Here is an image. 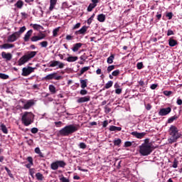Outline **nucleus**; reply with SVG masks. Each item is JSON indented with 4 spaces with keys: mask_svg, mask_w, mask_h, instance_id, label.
Segmentation results:
<instances>
[{
    "mask_svg": "<svg viewBox=\"0 0 182 182\" xmlns=\"http://www.w3.org/2000/svg\"><path fill=\"white\" fill-rule=\"evenodd\" d=\"M114 68H115L114 65H109V66H108L107 68V73H110L112 72V70H114Z\"/></svg>",
    "mask_w": 182,
    "mask_h": 182,
    "instance_id": "nucleus-42",
    "label": "nucleus"
},
{
    "mask_svg": "<svg viewBox=\"0 0 182 182\" xmlns=\"http://www.w3.org/2000/svg\"><path fill=\"white\" fill-rule=\"evenodd\" d=\"M83 46V43H77L73 45V47L72 48L73 52H77L79 49H80Z\"/></svg>",
    "mask_w": 182,
    "mask_h": 182,
    "instance_id": "nucleus-18",
    "label": "nucleus"
},
{
    "mask_svg": "<svg viewBox=\"0 0 182 182\" xmlns=\"http://www.w3.org/2000/svg\"><path fill=\"white\" fill-rule=\"evenodd\" d=\"M49 90L52 95H55V93H56V87L53 85H49Z\"/></svg>",
    "mask_w": 182,
    "mask_h": 182,
    "instance_id": "nucleus-31",
    "label": "nucleus"
},
{
    "mask_svg": "<svg viewBox=\"0 0 182 182\" xmlns=\"http://www.w3.org/2000/svg\"><path fill=\"white\" fill-rule=\"evenodd\" d=\"M136 68L139 70L143 69V63H138L136 64Z\"/></svg>",
    "mask_w": 182,
    "mask_h": 182,
    "instance_id": "nucleus-50",
    "label": "nucleus"
},
{
    "mask_svg": "<svg viewBox=\"0 0 182 182\" xmlns=\"http://www.w3.org/2000/svg\"><path fill=\"white\" fill-rule=\"evenodd\" d=\"M115 93H116L117 95H120V94L122 93V89H120V88H117V89L115 90Z\"/></svg>",
    "mask_w": 182,
    "mask_h": 182,
    "instance_id": "nucleus-61",
    "label": "nucleus"
},
{
    "mask_svg": "<svg viewBox=\"0 0 182 182\" xmlns=\"http://www.w3.org/2000/svg\"><path fill=\"white\" fill-rule=\"evenodd\" d=\"M31 42H38V41H42V38H40L39 36H34L31 38Z\"/></svg>",
    "mask_w": 182,
    "mask_h": 182,
    "instance_id": "nucleus-30",
    "label": "nucleus"
},
{
    "mask_svg": "<svg viewBox=\"0 0 182 182\" xmlns=\"http://www.w3.org/2000/svg\"><path fill=\"white\" fill-rule=\"evenodd\" d=\"M169 113H171V107H168L166 108H161L160 109L159 112V116H167V114H169Z\"/></svg>",
    "mask_w": 182,
    "mask_h": 182,
    "instance_id": "nucleus-11",
    "label": "nucleus"
},
{
    "mask_svg": "<svg viewBox=\"0 0 182 182\" xmlns=\"http://www.w3.org/2000/svg\"><path fill=\"white\" fill-rule=\"evenodd\" d=\"M56 66H58L57 69H63L65 68V64L60 61L58 60H51L48 64V68H56Z\"/></svg>",
    "mask_w": 182,
    "mask_h": 182,
    "instance_id": "nucleus-8",
    "label": "nucleus"
},
{
    "mask_svg": "<svg viewBox=\"0 0 182 182\" xmlns=\"http://www.w3.org/2000/svg\"><path fill=\"white\" fill-rule=\"evenodd\" d=\"M177 105H178V106H181L182 105V100L180 98H178L177 101H176Z\"/></svg>",
    "mask_w": 182,
    "mask_h": 182,
    "instance_id": "nucleus-64",
    "label": "nucleus"
},
{
    "mask_svg": "<svg viewBox=\"0 0 182 182\" xmlns=\"http://www.w3.org/2000/svg\"><path fill=\"white\" fill-rule=\"evenodd\" d=\"M171 35H174V31L172 30H168L167 36H171Z\"/></svg>",
    "mask_w": 182,
    "mask_h": 182,
    "instance_id": "nucleus-55",
    "label": "nucleus"
},
{
    "mask_svg": "<svg viewBox=\"0 0 182 182\" xmlns=\"http://www.w3.org/2000/svg\"><path fill=\"white\" fill-rule=\"evenodd\" d=\"M169 138L168 139V144L177 143V140L181 137V133L178 132V128L176 125H171L168 129Z\"/></svg>",
    "mask_w": 182,
    "mask_h": 182,
    "instance_id": "nucleus-2",
    "label": "nucleus"
},
{
    "mask_svg": "<svg viewBox=\"0 0 182 182\" xmlns=\"http://www.w3.org/2000/svg\"><path fill=\"white\" fill-rule=\"evenodd\" d=\"M0 130H1L4 134H8V128H6V126L4 124H0Z\"/></svg>",
    "mask_w": 182,
    "mask_h": 182,
    "instance_id": "nucleus-23",
    "label": "nucleus"
},
{
    "mask_svg": "<svg viewBox=\"0 0 182 182\" xmlns=\"http://www.w3.org/2000/svg\"><path fill=\"white\" fill-rule=\"evenodd\" d=\"M79 147L80 149H82L83 150H85V149H86L87 146L86 145V144H85V142H80L79 144Z\"/></svg>",
    "mask_w": 182,
    "mask_h": 182,
    "instance_id": "nucleus-43",
    "label": "nucleus"
},
{
    "mask_svg": "<svg viewBox=\"0 0 182 182\" xmlns=\"http://www.w3.org/2000/svg\"><path fill=\"white\" fill-rule=\"evenodd\" d=\"M90 70V66L88 67H83L80 71V76H82V75H83V73H85V72H87V70Z\"/></svg>",
    "mask_w": 182,
    "mask_h": 182,
    "instance_id": "nucleus-29",
    "label": "nucleus"
},
{
    "mask_svg": "<svg viewBox=\"0 0 182 182\" xmlns=\"http://www.w3.org/2000/svg\"><path fill=\"white\" fill-rule=\"evenodd\" d=\"M145 107H146V110H151V105H150V104L145 105Z\"/></svg>",
    "mask_w": 182,
    "mask_h": 182,
    "instance_id": "nucleus-62",
    "label": "nucleus"
},
{
    "mask_svg": "<svg viewBox=\"0 0 182 182\" xmlns=\"http://www.w3.org/2000/svg\"><path fill=\"white\" fill-rule=\"evenodd\" d=\"M97 21H99V22H105V21H106V16L103 14H99L97 16Z\"/></svg>",
    "mask_w": 182,
    "mask_h": 182,
    "instance_id": "nucleus-26",
    "label": "nucleus"
},
{
    "mask_svg": "<svg viewBox=\"0 0 182 182\" xmlns=\"http://www.w3.org/2000/svg\"><path fill=\"white\" fill-rule=\"evenodd\" d=\"M95 14H93L90 18L87 20V23L88 25H90V23H92V21H93V18H95Z\"/></svg>",
    "mask_w": 182,
    "mask_h": 182,
    "instance_id": "nucleus-49",
    "label": "nucleus"
},
{
    "mask_svg": "<svg viewBox=\"0 0 182 182\" xmlns=\"http://www.w3.org/2000/svg\"><path fill=\"white\" fill-rule=\"evenodd\" d=\"M33 105H35L33 100H29L28 101L26 102V104H24L23 109L25 110H28V109H31V107L33 106Z\"/></svg>",
    "mask_w": 182,
    "mask_h": 182,
    "instance_id": "nucleus-15",
    "label": "nucleus"
},
{
    "mask_svg": "<svg viewBox=\"0 0 182 182\" xmlns=\"http://www.w3.org/2000/svg\"><path fill=\"white\" fill-rule=\"evenodd\" d=\"M31 26H32L34 31H41V29H43V27L39 24H31Z\"/></svg>",
    "mask_w": 182,
    "mask_h": 182,
    "instance_id": "nucleus-27",
    "label": "nucleus"
},
{
    "mask_svg": "<svg viewBox=\"0 0 182 182\" xmlns=\"http://www.w3.org/2000/svg\"><path fill=\"white\" fill-rule=\"evenodd\" d=\"M164 95L165 96H170V95H173V92L165 90V91H164Z\"/></svg>",
    "mask_w": 182,
    "mask_h": 182,
    "instance_id": "nucleus-47",
    "label": "nucleus"
},
{
    "mask_svg": "<svg viewBox=\"0 0 182 182\" xmlns=\"http://www.w3.org/2000/svg\"><path fill=\"white\" fill-rule=\"evenodd\" d=\"M139 153L144 156H150L153 153V144L150 143L149 139H144V143L139 146Z\"/></svg>",
    "mask_w": 182,
    "mask_h": 182,
    "instance_id": "nucleus-1",
    "label": "nucleus"
},
{
    "mask_svg": "<svg viewBox=\"0 0 182 182\" xmlns=\"http://www.w3.org/2000/svg\"><path fill=\"white\" fill-rule=\"evenodd\" d=\"M138 83L139 86H141V87H144V81L141 80L140 81L138 82Z\"/></svg>",
    "mask_w": 182,
    "mask_h": 182,
    "instance_id": "nucleus-63",
    "label": "nucleus"
},
{
    "mask_svg": "<svg viewBox=\"0 0 182 182\" xmlns=\"http://www.w3.org/2000/svg\"><path fill=\"white\" fill-rule=\"evenodd\" d=\"M48 41H42L40 43L41 48H48Z\"/></svg>",
    "mask_w": 182,
    "mask_h": 182,
    "instance_id": "nucleus-44",
    "label": "nucleus"
},
{
    "mask_svg": "<svg viewBox=\"0 0 182 182\" xmlns=\"http://www.w3.org/2000/svg\"><path fill=\"white\" fill-rule=\"evenodd\" d=\"M65 39L67 41H72L73 39V36H72L70 35H67Z\"/></svg>",
    "mask_w": 182,
    "mask_h": 182,
    "instance_id": "nucleus-59",
    "label": "nucleus"
},
{
    "mask_svg": "<svg viewBox=\"0 0 182 182\" xmlns=\"http://www.w3.org/2000/svg\"><path fill=\"white\" fill-rule=\"evenodd\" d=\"M96 6H96L95 4H93V3H91V4H90V5L88 6L87 11L88 12H92V11H93V9H95V8H96Z\"/></svg>",
    "mask_w": 182,
    "mask_h": 182,
    "instance_id": "nucleus-34",
    "label": "nucleus"
},
{
    "mask_svg": "<svg viewBox=\"0 0 182 182\" xmlns=\"http://www.w3.org/2000/svg\"><path fill=\"white\" fill-rule=\"evenodd\" d=\"M15 6L21 9L23 6V1H17L16 4H15Z\"/></svg>",
    "mask_w": 182,
    "mask_h": 182,
    "instance_id": "nucleus-36",
    "label": "nucleus"
},
{
    "mask_svg": "<svg viewBox=\"0 0 182 182\" xmlns=\"http://www.w3.org/2000/svg\"><path fill=\"white\" fill-rule=\"evenodd\" d=\"M12 48H15V45L9 44V43H4L1 46V49H11Z\"/></svg>",
    "mask_w": 182,
    "mask_h": 182,
    "instance_id": "nucleus-22",
    "label": "nucleus"
},
{
    "mask_svg": "<svg viewBox=\"0 0 182 182\" xmlns=\"http://www.w3.org/2000/svg\"><path fill=\"white\" fill-rule=\"evenodd\" d=\"M35 115L32 112H26L21 117L22 123L24 126H29L33 123Z\"/></svg>",
    "mask_w": 182,
    "mask_h": 182,
    "instance_id": "nucleus-6",
    "label": "nucleus"
},
{
    "mask_svg": "<svg viewBox=\"0 0 182 182\" xmlns=\"http://www.w3.org/2000/svg\"><path fill=\"white\" fill-rule=\"evenodd\" d=\"M25 31H26V26L21 27L18 31H16L7 37V42H16Z\"/></svg>",
    "mask_w": 182,
    "mask_h": 182,
    "instance_id": "nucleus-5",
    "label": "nucleus"
},
{
    "mask_svg": "<svg viewBox=\"0 0 182 182\" xmlns=\"http://www.w3.org/2000/svg\"><path fill=\"white\" fill-rule=\"evenodd\" d=\"M35 69H36V68H32L31 66L23 68L21 75L22 76H29L31 73L35 72Z\"/></svg>",
    "mask_w": 182,
    "mask_h": 182,
    "instance_id": "nucleus-10",
    "label": "nucleus"
},
{
    "mask_svg": "<svg viewBox=\"0 0 182 182\" xmlns=\"http://www.w3.org/2000/svg\"><path fill=\"white\" fill-rule=\"evenodd\" d=\"M79 28H80V23H76V24L73 26V29H79Z\"/></svg>",
    "mask_w": 182,
    "mask_h": 182,
    "instance_id": "nucleus-58",
    "label": "nucleus"
},
{
    "mask_svg": "<svg viewBox=\"0 0 182 182\" xmlns=\"http://www.w3.org/2000/svg\"><path fill=\"white\" fill-rule=\"evenodd\" d=\"M122 130V127H116V126H110L109 131L110 132H120Z\"/></svg>",
    "mask_w": 182,
    "mask_h": 182,
    "instance_id": "nucleus-25",
    "label": "nucleus"
},
{
    "mask_svg": "<svg viewBox=\"0 0 182 182\" xmlns=\"http://www.w3.org/2000/svg\"><path fill=\"white\" fill-rule=\"evenodd\" d=\"M80 82L82 89H85L87 87V79L80 80Z\"/></svg>",
    "mask_w": 182,
    "mask_h": 182,
    "instance_id": "nucleus-24",
    "label": "nucleus"
},
{
    "mask_svg": "<svg viewBox=\"0 0 182 182\" xmlns=\"http://www.w3.org/2000/svg\"><path fill=\"white\" fill-rule=\"evenodd\" d=\"M178 166V161H177V159H174L172 167L173 168H177Z\"/></svg>",
    "mask_w": 182,
    "mask_h": 182,
    "instance_id": "nucleus-45",
    "label": "nucleus"
},
{
    "mask_svg": "<svg viewBox=\"0 0 182 182\" xmlns=\"http://www.w3.org/2000/svg\"><path fill=\"white\" fill-rule=\"evenodd\" d=\"M105 113H110V112H112V109H110L109 107H108V106L107 105H106L105 107Z\"/></svg>",
    "mask_w": 182,
    "mask_h": 182,
    "instance_id": "nucleus-51",
    "label": "nucleus"
},
{
    "mask_svg": "<svg viewBox=\"0 0 182 182\" xmlns=\"http://www.w3.org/2000/svg\"><path fill=\"white\" fill-rule=\"evenodd\" d=\"M53 79H55V80H60L62 79V76H58V73H53L43 78V80H53Z\"/></svg>",
    "mask_w": 182,
    "mask_h": 182,
    "instance_id": "nucleus-9",
    "label": "nucleus"
},
{
    "mask_svg": "<svg viewBox=\"0 0 182 182\" xmlns=\"http://www.w3.org/2000/svg\"><path fill=\"white\" fill-rule=\"evenodd\" d=\"M59 29H60V28L58 27L53 31V36L54 38H56V36H58V32H59Z\"/></svg>",
    "mask_w": 182,
    "mask_h": 182,
    "instance_id": "nucleus-38",
    "label": "nucleus"
},
{
    "mask_svg": "<svg viewBox=\"0 0 182 182\" xmlns=\"http://www.w3.org/2000/svg\"><path fill=\"white\" fill-rule=\"evenodd\" d=\"M120 144H122V139H118L114 141V146H120Z\"/></svg>",
    "mask_w": 182,
    "mask_h": 182,
    "instance_id": "nucleus-41",
    "label": "nucleus"
},
{
    "mask_svg": "<svg viewBox=\"0 0 182 182\" xmlns=\"http://www.w3.org/2000/svg\"><path fill=\"white\" fill-rule=\"evenodd\" d=\"M36 177L39 181H42V180H43V175L39 172L36 174Z\"/></svg>",
    "mask_w": 182,
    "mask_h": 182,
    "instance_id": "nucleus-35",
    "label": "nucleus"
},
{
    "mask_svg": "<svg viewBox=\"0 0 182 182\" xmlns=\"http://www.w3.org/2000/svg\"><path fill=\"white\" fill-rule=\"evenodd\" d=\"M178 43L177 42L176 40H174L173 38V37L170 38L169 40H168V45L169 46H171V48L176 46V45H178Z\"/></svg>",
    "mask_w": 182,
    "mask_h": 182,
    "instance_id": "nucleus-21",
    "label": "nucleus"
},
{
    "mask_svg": "<svg viewBox=\"0 0 182 182\" xmlns=\"http://www.w3.org/2000/svg\"><path fill=\"white\" fill-rule=\"evenodd\" d=\"M167 18H168V19H172L173 18V13L172 12H169L166 14Z\"/></svg>",
    "mask_w": 182,
    "mask_h": 182,
    "instance_id": "nucleus-57",
    "label": "nucleus"
},
{
    "mask_svg": "<svg viewBox=\"0 0 182 182\" xmlns=\"http://www.w3.org/2000/svg\"><path fill=\"white\" fill-rule=\"evenodd\" d=\"M29 173H30V176H31V177H33V174H35V168H30Z\"/></svg>",
    "mask_w": 182,
    "mask_h": 182,
    "instance_id": "nucleus-54",
    "label": "nucleus"
},
{
    "mask_svg": "<svg viewBox=\"0 0 182 182\" xmlns=\"http://www.w3.org/2000/svg\"><path fill=\"white\" fill-rule=\"evenodd\" d=\"M177 119H178V116L174 115V116L168 118L167 123H168V124L173 123V122H174V120H177Z\"/></svg>",
    "mask_w": 182,
    "mask_h": 182,
    "instance_id": "nucleus-32",
    "label": "nucleus"
},
{
    "mask_svg": "<svg viewBox=\"0 0 182 182\" xmlns=\"http://www.w3.org/2000/svg\"><path fill=\"white\" fill-rule=\"evenodd\" d=\"M77 103H86V102H90V96H85V97H80L77 100Z\"/></svg>",
    "mask_w": 182,
    "mask_h": 182,
    "instance_id": "nucleus-17",
    "label": "nucleus"
},
{
    "mask_svg": "<svg viewBox=\"0 0 182 182\" xmlns=\"http://www.w3.org/2000/svg\"><path fill=\"white\" fill-rule=\"evenodd\" d=\"M112 76H119V75H120V70H116L112 72Z\"/></svg>",
    "mask_w": 182,
    "mask_h": 182,
    "instance_id": "nucleus-46",
    "label": "nucleus"
},
{
    "mask_svg": "<svg viewBox=\"0 0 182 182\" xmlns=\"http://www.w3.org/2000/svg\"><path fill=\"white\" fill-rule=\"evenodd\" d=\"M77 130H79V125L69 124L61 129L58 134L61 136V137H67L73 134V133H76Z\"/></svg>",
    "mask_w": 182,
    "mask_h": 182,
    "instance_id": "nucleus-3",
    "label": "nucleus"
},
{
    "mask_svg": "<svg viewBox=\"0 0 182 182\" xmlns=\"http://www.w3.org/2000/svg\"><path fill=\"white\" fill-rule=\"evenodd\" d=\"M114 60V55L112 54L109 57H108L107 60V63L109 65H112L113 63V60Z\"/></svg>",
    "mask_w": 182,
    "mask_h": 182,
    "instance_id": "nucleus-33",
    "label": "nucleus"
},
{
    "mask_svg": "<svg viewBox=\"0 0 182 182\" xmlns=\"http://www.w3.org/2000/svg\"><path fill=\"white\" fill-rule=\"evenodd\" d=\"M38 52L37 51H28L27 54L23 55L18 61V66H22V65H25L27 62H29L31 59L35 58Z\"/></svg>",
    "mask_w": 182,
    "mask_h": 182,
    "instance_id": "nucleus-4",
    "label": "nucleus"
},
{
    "mask_svg": "<svg viewBox=\"0 0 182 182\" xmlns=\"http://www.w3.org/2000/svg\"><path fill=\"white\" fill-rule=\"evenodd\" d=\"M132 136H134L136 139H143L144 136H146V132H131Z\"/></svg>",
    "mask_w": 182,
    "mask_h": 182,
    "instance_id": "nucleus-12",
    "label": "nucleus"
},
{
    "mask_svg": "<svg viewBox=\"0 0 182 182\" xmlns=\"http://www.w3.org/2000/svg\"><path fill=\"white\" fill-rule=\"evenodd\" d=\"M113 86V81H108L107 83L105 86V89H110Z\"/></svg>",
    "mask_w": 182,
    "mask_h": 182,
    "instance_id": "nucleus-37",
    "label": "nucleus"
},
{
    "mask_svg": "<svg viewBox=\"0 0 182 182\" xmlns=\"http://www.w3.org/2000/svg\"><path fill=\"white\" fill-rule=\"evenodd\" d=\"M59 167H61V168H65V167H66L65 161H56L53 162L50 165L51 170H58Z\"/></svg>",
    "mask_w": 182,
    "mask_h": 182,
    "instance_id": "nucleus-7",
    "label": "nucleus"
},
{
    "mask_svg": "<svg viewBox=\"0 0 182 182\" xmlns=\"http://www.w3.org/2000/svg\"><path fill=\"white\" fill-rule=\"evenodd\" d=\"M56 4H58V0H50L49 11H53V9H55V6H56Z\"/></svg>",
    "mask_w": 182,
    "mask_h": 182,
    "instance_id": "nucleus-19",
    "label": "nucleus"
},
{
    "mask_svg": "<svg viewBox=\"0 0 182 182\" xmlns=\"http://www.w3.org/2000/svg\"><path fill=\"white\" fill-rule=\"evenodd\" d=\"M1 57L3 58V59H6L7 62H9V60H12V55L11 54V53L2 52Z\"/></svg>",
    "mask_w": 182,
    "mask_h": 182,
    "instance_id": "nucleus-14",
    "label": "nucleus"
},
{
    "mask_svg": "<svg viewBox=\"0 0 182 182\" xmlns=\"http://www.w3.org/2000/svg\"><path fill=\"white\" fill-rule=\"evenodd\" d=\"M89 27L84 26L79 31H75V35H85Z\"/></svg>",
    "mask_w": 182,
    "mask_h": 182,
    "instance_id": "nucleus-16",
    "label": "nucleus"
},
{
    "mask_svg": "<svg viewBox=\"0 0 182 182\" xmlns=\"http://www.w3.org/2000/svg\"><path fill=\"white\" fill-rule=\"evenodd\" d=\"M131 146H132V142L131 141H126L124 143V146L125 147H131Z\"/></svg>",
    "mask_w": 182,
    "mask_h": 182,
    "instance_id": "nucleus-56",
    "label": "nucleus"
},
{
    "mask_svg": "<svg viewBox=\"0 0 182 182\" xmlns=\"http://www.w3.org/2000/svg\"><path fill=\"white\" fill-rule=\"evenodd\" d=\"M6 171H7V173L9 174V177L11 178H14V174H12V172H11V170L9 168H8V167H5L4 168Z\"/></svg>",
    "mask_w": 182,
    "mask_h": 182,
    "instance_id": "nucleus-39",
    "label": "nucleus"
},
{
    "mask_svg": "<svg viewBox=\"0 0 182 182\" xmlns=\"http://www.w3.org/2000/svg\"><path fill=\"white\" fill-rule=\"evenodd\" d=\"M0 79H4V80L9 79V75L4 73H0Z\"/></svg>",
    "mask_w": 182,
    "mask_h": 182,
    "instance_id": "nucleus-40",
    "label": "nucleus"
},
{
    "mask_svg": "<svg viewBox=\"0 0 182 182\" xmlns=\"http://www.w3.org/2000/svg\"><path fill=\"white\" fill-rule=\"evenodd\" d=\"M77 56H69L66 58L67 62H76L77 60Z\"/></svg>",
    "mask_w": 182,
    "mask_h": 182,
    "instance_id": "nucleus-28",
    "label": "nucleus"
},
{
    "mask_svg": "<svg viewBox=\"0 0 182 182\" xmlns=\"http://www.w3.org/2000/svg\"><path fill=\"white\" fill-rule=\"evenodd\" d=\"M61 182H70L68 178H66L65 176H63L60 178Z\"/></svg>",
    "mask_w": 182,
    "mask_h": 182,
    "instance_id": "nucleus-52",
    "label": "nucleus"
},
{
    "mask_svg": "<svg viewBox=\"0 0 182 182\" xmlns=\"http://www.w3.org/2000/svg\"><path fill=\"white\" fill-rule=\"evenodd\" d=\"M158 85L157 84H152L150 87L151 90H154L157 87Z\"/></svg>",
    "mask_w": 182,
    "mask_h": 182,
    "instance_id": "nucleus-60",
    "label": "nucleus"
},
{
    "mask_svg": "<svg viewBox=\"0 0 182 182\" xmlns=\"http://www.w3.org/2000/svg\"><path fill=\"white\" fill-rule=\"evenodd\" d=\"M32 33H33V30L31 29L26 33L23 37L24 42H29V39L32 36Z\"/></svg>",
    "mask_w": 182,
    "mask_h": 182,
    "instance_id": "nucleus-13",
    "label": "nucleus"
},
{
    "mask_svg": "<svg viewBox=\"0 0 182 182\" xmlns=\"http://www.w3.org/2000/svg\"><path fill=\"white\" fill-rule=\"evenodd\" d=\"M27 161H28L29 164H27L26 165V167L31 170V167H32V166H33V159L32 158V156H28L27 158Z\"/></svg>",
    "mask_w": 182,
    "mask_h": 182,
    "instance_id": "nucleus-20",
    "label": "nucleus"
},
{
    "mask_svg": "<svg viewBox=\"0 0 182 182\" xmlns=\"http://www.w3.org/2000/svg\"><path fill=\"white\" fill-rule=\"evenodd\" d=\"M31 133H33V134H36V133H38V132H39V129H38V128H36V127H33L31 129Z\"/></svg>",
    "mask_w": 182,
    "mask_h": 182,
    "instance_id": "nucleus-48",
    "label": "nucleus"
},
{
    "mask_svg": "<svg viewBox=\"0 0 182 182\" xmlns=\"http://www.w3.org/2000/svg\"><path fill=\"white\" fill-rule=\"evenodd\" d=\"M80 94L82 95V96H85V95H87V90H81L80 92Z\"/></svg>",
    "mask_w": 182,
    "mask_h": 182,
    "instance_id": "nucleus-53",
    "label": "nucleus"
}]
</instances>
